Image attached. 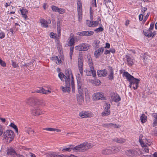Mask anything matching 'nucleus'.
Instances as JSON below:
<instances>
[{
	"label": "nucleus",
	"instance_id": "603ef678",
	"mask_svg": "<svg viewBox=\"0 0 157 157\" xmlns=\"http://www.w3.org/2000/svg\"><path fill=\"white\" fill-rule=\"evenodd\" d=\"M57 31L58 33V36H60L61 28L59 26L57 25Z\"/></svg>",
	"mask_w": 157,
	"mask_h": 157
},
{
	"label": "nucleus",
	"instance_id": "13d9d810",
	"mask_svg": "<svg viewBox=\"0 0 157 157\" xmlns=\"http://www.w3.org/2000/svg\"><path fill=\"white\" fill-rule=\"evenodd\" d=\"M154 23H151L150 25V27L148 29L151 31H152L154 28Z\"/></svg>",
	"mask_w": 157,
	"mask_h": 157
},
{
	"label": "nucleus",
	"instance_id": "37998d69",
	"mask_svg": "<svg viewBox=\"0 0 157 157\" xmlns=\"http://www.w3.org/2000/svg\"><path fill=\"white\" fill-rule=\"evenodd\" d=\"M51 8L52 11L54 12H58V10H59V8L56 7L55 6H51Z\"/></svg>",
	"mask_w": 157,
	"mask_h": 157
},
{
	"label": "nucleus",
	"instance_id": "ddd939ff",
	"mask_svg": "<svg viewBox=\"0 0 157 157\" xmlns=\"http://www.w3.org/2000/svg\"><path fill=\"white\" fill-rule=\"evenodd\" d=\"M94 34V32L93 31H87L78 32L77 35L79 36H89L93 35Z\"/></svg>",
	"mask_w": 157,
	"mask_h": 157
},
{
	"label": "nucleus",
	"instance_id": "7ed1b4c3",
	"mask_svg": "<svg viewBox=\"0 0 157 157\" xmlns=\"http://www.w3.org/2000/svg\"><path fill=\"white\" fill-rule=\"evenodd\" d=\"M2 137L7 143H10L14 138L13 132L11 130H7L3 132Z\"/></svg>",
	"mask_w": 157,
	"mask_h": 157
},
{
	"label": "nucleus",
	"instance_id": "8fccbe9b",
	"mask_svg": "<svg viewBox=\"0 0 157 157\" xmlns=\"http://www.w3.org/2000/svg\"><path fill=\"white\" fill-rule=\"evenodd\" d=\"M0 64L2 67H4L6 66V63L0 58Z\"/></svg>",
	"mask_w": 157,
	"mask_h": 157
},
{
	"label": "nucleus",
	"instance_id": "39448f33",
	"mask_svg": "<svg viewBox=\"0 0 157 157\" xmlns=\"http://www.w3.org/2000/svg\"><path fill=\"white\" fill-rule=\"evenodd\" d=\"M77 4L78 20L79 22H80L82 21V6L81 1L79 0H78L77 2Z\"/></svg>",
	"mask_w": 157,
	"mask_h": 157
},
{
	"label": "nucleus",
	"instance_id": "6ab92c4d",
	"mask_svg": "<svg viewBox=\"0 0 157 157\" xmlns=\"http://www.w3.org/2000/svg\"><path fill=\"white\" fill-rule=\"evenodd\" d=\"M111 97L112 100L116 102H117L121 100L119 96L117 94H116L114 93H112L111 94Z\"/></svg>",
	"mask_w": 157,
	"mask_h": 157
},
{
	"label": "nucleus",
	"instance_id": "a18cd8bd",
	"mask_svg": "<svg viewBox=\"0 0 157 157\" xmlns=\"http://www.w3.org/2000/svg\"><path fill=\"white\" fill-rule=\"evenodd\" d=\"M84 72L86 73L87 75L92 76V73H91V71L90 70H85Z\"/></svg>",
	"mask_w": 157,
	"mask_h": 157
},
{
	"label": "nucleus",
	"instance_id": "c756f323",
	"mask_svg": "<svg viewBox=\"0 0 157 157\" xmlns=\"http://www.w3.org/2000/svg\"><path fill=\"white\" fill-rule=\"evenodd\" d=\"M83 144H84V148L85 151L91 148L93 146V145L92 144L88 143L87 142H84Z\"/></svg>",
	"mask_w": 157,
	"mask_h": 157
},
{
	"label": "nucleus",
	"instance_id": "aec40b11",
	"mask_svg": "<svg viewBox=\"0 0 157 157\" xmlns=\"http://www.w3.org/2000/svg\"><path fill=\"white\" fill-rule=\"evenodd\" d=\"M107 74V71L105 69L102 70L98 71L97 72V74L99 77H105Z\"/></svg>",
	"mask_w": 157,
	"mask_h": 157
},
{
	"label": "nucleus",
	"instance_id": "20e7f679",
	"mask_svg": "<svg viewBox=\"0 0 157 157\" xmlns=\"http://www.w3.org/2000/svg\"><path fill=\"white\" fill-rule=\"evenodd\" d=\"M125 153L128 156L133 157L142 154V151L139 149H132L127 150Z\"/></svg>",
	"mask_w": 157,
	"mask_h": 157
},
{
	"label": "nucleus",
	"instance_id": "72a5a7b5",
	"mask_svg": "<svg viewBox=\"0 0 157 157\" xmlns=\"http://www.w3.org/2000/svg\"><path fill=\"white\" fill-rule=\"evenodd\" d=\"M114 141L117 142L118 143H123L125 142L126 140L125 139L123 138H115L113 139Z\"/></svg>",
	"mask_w": 157,
	"mask_h": 157
},
{
	"label": "nucleus",
	"instance_id": "9b49d317",
	"mask_svg": "<svg viewBox=\"0 0 157 157\" xmlns=\"http://www.w3.org/2000/svg\"><path fill=\"white\" fill-rule=\"evenodd\" d=\"M110 105L109 104H106L104 106V111L101 113V116L102 117H105L109 115L110 112L109 110Z\"/></svg>",
	"mask_w": 157,
	"mask_h": 157
},
{
	"label": "nucleus",
	"instance_id": "58836bf2",
	"mask_svg": "<svg viewBox=\"0 0 157 157\" xmlns=\"http://www.w3.org/2000/svg\"><path fill=\"white\" fill-rule=\"evenodd\" d=\"M63 155H59L56 152H53L51 153L50 157H63Z\"/></svg>",
	"mask_w": 157,
	"mask_h": 157
},
{
	"label": "nucleus",
	"instance_id": "680f3d73",
	"mask_svg": "<svg viewBox=\"0 0 157 157\" xmlns=\"http://www.w3.org/2000/svg\"><path fill=\"white\" fill-rule=\"evenodd\" d=\"M147 10V8L146 7H142L141 10V12L142 14H144V12L146 11Z\"/></svg>",
	"mask_w": 157,
	"mask_h": 157
},
{
	"label": "nucleus",
	"instance_id": "f257e3e1",
	"mask_svg": "<svg viewBox=\"0 0 157 157\" xmlns=\"http://www.w3.org/2000/svg\"><path fill=\"white\" fill-rule=\"evenodd\" d=\"M66 79L65 84L66 86H61L60 88L62 91L64 93H69L70 90V86L71 84L72 89L74 86V80L72 72L70 70L67 69L65 70Z\"/></svg>",
	"mask_w": 157,
	"mask_h": 157
},
{
	"label": "nucleus",
	"instance_id": "393cba45",
	"mask_svg": "<svg viewBox=\"0 0 157 157\" xmlns=\"http://www.w3.org/2000/svg\"><path fill=\"white\" fill-rule=\"evenodd\" d=\"M7 154L8 155H13L14 157L17 154L14 150L11 148L8 149L7 150Z\"/></svg>",
	"mask_w": 157,
	"mask_h": 157
},
{
	"label": "nucleus",
	"instance_id": "e433bc0d",
	"mask_svg": "<svg viewBox=\"0 0 157 157\" xmlns=\"http://www.w3.org/2000/svg\"><path fill=\"white\" fill-rule=\"evenodd\" d=\"M26 132L29 135H33L34 136L35 135L34 131L30 128H27L26 130Z\"/></svg>",
	"mask_w": 157,
	"mask_h": 157
},
{
	"label": "nucleus",
	"instance_id": "c85d7f7f",
	"mask_svg": "<svg viewBox=\"0 0 157 157\" xmlns=\"http://www.w3.org/2000/svg\"><path fill=\"white\" fill-rule=\"evenodd\" d=\"M103 3L107 7L109 8L113 6V4L110 0H104Z\"/></svg>",
	"mask_w": 157,
	"mask_h": 157
},
{
	"label": "nucleus",
	"instance_id": "f03ea898",
	"mask_svg": "<svg viewBox=\"0 0 157 157\" xmlns=\"http://www.w3.org/2000/svg\"><path fill=\"white\" fill-rule=\"evenodd\" d=\"M123 76L126 77L127 80L130 82L129 86L130 88L132 87L134 90H136L138 87V84L140 80L135 78L134 77L129 74L128 72H125L123 74Z\"/></svg>",
	"mask_w": 157,
	"mask_h": 157
},
{
	"label": "nucleus",
	"instance_id": "4468645a",
	"mask_svg": "<svg viewBox=\"0 0 157 157\" xmlns=\"http://www.w3.org/2000/svg\"><path fill=\"white\" fill-rule=\"evenodd\" d=\"M84 144L83 143L74 147L73 150L76 152L83 151H85Z\"/></svg>",
	"mask_w": 157,
	"mask_h": 157
},
{
	"label": "nucleus",
	"instance_id": "49530a36",
	"mask_svg": "<svg viewBox=\"0 0 157 157\" xmlns=\"http://www.w3.org/2000/svg\"><path fill=\"white\" fill-rule=\"evenodd\" d=\"M104 29L102 27H100L98 28L95 29L94 30L95 32L98 33L99 32H101L103 31Z\"/></svg>",
	"mask_w": 157,
	"mask_h": 157
},
{
	"label": "nucleus",
	"instance_id": "b1692460",
	"mask_svg": "<svg viewBox=\"0 0 157 157\" xmlns=\"http://www.w3.org/2000/svg\"><path fill=\"white\" fill-rule=\"evenodd\" d=\"M105 126L109 128H117L120 127L119 125L116 124H113L112 123H110L107 124H105Z\"/></svg>",
	"mask_w": 157,
	"mask_h": 157
},
{
	"label": "nucleus",
	"instance_id": "3c124183",
	"mask_svg": "<svg viewBox=\"0 0 157 157\" xmlns=\"http://www.w3.org/2000/svg\"><path fill=\"white\" fill-rule=\"evenodd\" d=\"M43 130L50 131H55V128H45L43 129Z\"/></svg>",
	"mask_w": 157,
	"mask_h": 157
},
{
	"label": "nucleus",
	"instance_id": "69168bd1",
	"mask_svg": "<svg viewBox=\"0 0 157 157\" xmlns=\"http://www.w3.org/2000/svg\"><path fill=\"white\" fill-rule=\"evenodd\" d=\"M144 150L145 152H148L149 151V148L147 147L146 145L145 146H144Z\"/></svg>",
	"mask_w": 157,
	"mask_h": 157
},
{
	"label": "nucleus",
	"instance_id": "bf43d9fd",
	"mask_svg": "<svg viewBox=\"0 0 157 157\" xmlns=\"http://www.w3.org/2000/svg\"><path fill=\"white\" fill-rule=\"evenodd\" d=\"M5 36V34L3 32L0 33V39H2L4 38Z\"/></svg>",
	"mask_w": 157,
	"mask_h": 157
},
{
	"label": "nucleus",
	"instance_id": "4c0bfd02",
	"mask_svg": "<svg viewBox=\"0 0 157 157\" xmlns=\"http://www.w3.org/2000/svg\"><path fill=\"white\" fill-rule=\"evenodd\" d=\"M65 75H66L65 74V75L62 72H60L58 74V76L61 81H64V80L65 79H65H66Z\"/></svg>",
	"mask_w": 157,
	"mask_h": 157
},
{
	"label": "nucleus",
	"instance_id": "0e129e2a",
	"mask_svg": "<svg viewBox=\"0 0 157 157\" xmlns=\"http://www.w3.org/2000/svg\"><path fill=\"white\" fill-rule=\"evenodd\" d=\"M149 14H150L149 13H148L146 15V16H145V17H144V20H143V21H144V22H145L147 20L148 16L149 15Z\"/></svg>",
	"mask_w": 157,
	"mask_h": 157
},
{
	"label": "nucleus",
	"instance_id": "052dcab7",
	"mask_svg": "<svg viewBox=\"0 0 157 157\" xmlns=\"http://www.w3.org/2000/svg\"><path fill=\"white\" fill-rule=\"evenodd\" d=\"M144 14H141L139 15V20L140 21H142L143 18V16L144 15Z\"/></svg>",
	"mask_w": 157,
	"mask_h": 157
},
{
	"label": "nucleus",
	"instance_id": "f8f14e48",
	"mask_svg": "<svg viewBox=\"0 0 157 157\" xmlns=\"http://www.w3.org/2000/svg\"><path fill=\"white\" fill-rule=\"evenodd\" d=\"M78 64L79 72L82 76L83 75V59L81 57L78 58Z\"/></svg>",
	"mask_w": 157,
	"mask_h": 157
},
{
	"label": "nucleus",
	"instance_id": "2f4dec72",
	"mask_svg": "<svg viewBox=\"0 0 157 157\" xmlns=\"http://www.w3.org/2000/svg\"><path fill=\"white\" fill-rule=\"evenodd\" d=\"M69 44H70V45L71 46H73L74 45V44L75 42V39L74 37V36L73 35H71L70 36L69 38Z\"/></svg>",
	"mask_w": 157,
	"mask_h": 157
},
{
	"label": "nucleus",
	"instance_id": "ea45409f",
	"mask_svg": "<svg viewBox=\"0 0 157 157\" xmlns=\"http://www.w3.org/2000/svg\"><path fill=\"white\" fill-rule=\"evenodd\" d=\"M81 84L80 83H78V93L79 94V95H82L83 94V90L81 88Z\"/></svg>",
	"mask_w": 157,
	"mask_h": 157
},
{
	"label": "nucleus",
	"instance_id": "412c9836",
	"mask_svg": "<svg viewBox=\"0 0 157 157\" xmlns=\"http://www.w3.org/2000/svg\"><path fill=\"white\" fill-rule=\"evenodd\" d=\"M109 74L108 78L109 80H112L114 78V71L112 67H109Z\"/></svg>",
	"mask_w": 157,
	"mask_h": 157
},
{
	"label": "nucleus",
	"instance_id": "5701e85b",
	"mask_svg": "<svg viewBox=\"0 0 157 157\" xmlns=\"http://www.w3.org/2000/svg\"><path fill=\"white\" fill-rule=\"evenodd\" d=\"M77 99L79 104L82 105L84 102V97L83 95H77Z\"/></svg>",
	"mask_w": 157,
	"mask_h": 157
},
{
	"label": "nucleus",
	"instance_id": "c03bdc74",
	"mask_svg": "<svg viewBox=\"0 0 157 157\" xmlns=\"http://www.w3.org/2000/svg\"><path fill=\"white\" fill-rule=\"evenodd\" d=\"M62 151H71L72 148L70 147L61 148Z\"/></svg>",
	"mask_w": 157,
	"mask_h": 157
},
{
	"label": "nucleus",
	"instance_id": "f704fd0d",
	"mask_svg": "<svg viewBox=\"0 0 157 157\" xmlns=\"http://www.w3.org/2000/svg\"><path fill=\"white\" fill-rule=\"evenodd\" d=\"M37 93H42L44 94H47L48 93H50L51 92L49 90H46L42 88L40 90L36 91Z\"/></svg>",
	"mask_w": 157,
	"mask_h": 157
},
{
	"label": "nucleus",
	"instance_id": "9d476101",
	"mask_svg": "<svg viewBox=\"0 0 157 157\" xmlns=\"http://www.w3.org/2000/svg\"><path fill=\"white\" fill-rule=\"evenodd\" d=\"M87 58L88 59V65L90 67V70L91 71V73H92V76L93 77L95 76L96 75V71L94 70L91 58L90 56H88Z\"/></svg>",
	"mask_w": 157,
	"mask_h": 157
},
{
	"label": "nucleus",
	"instance_id": "4d7b16f0",
	"mask_svg": "<svg viewBox=\"0 0 157 157\" xmlns=\"http://www.w3.org/2000/svg\"><path fill=\"white\" fill-rule=\"evenodd\" d=\"M157 125V120L155 119L153 120V122L152 124L153 127H155Z\"/></svg>",
	"mask_w": 157,
	"mask_h": 157
},
{
	"label": "nucleus",
	"instance_id": "dca6fc26",
	"mask_svg": "<svg viewBox=\"0 0 157 157\" xmlns=\"http://www.w3.org/2000/svg\"><path fill=\"white\" fill-rule=\"evenodd\" d=\"M104 50V47H101L99 48L94 52V56L96 58H98L99 56L103 53Z\"/></svg>",
	"mask_w": 157,
	"mask_h": 157
},
{
	"label": "nucleus",
	"instance_id": "2eb2a0df",
	"mask_svg": "<svg viewBox=\"0 0 157 157\" xmlns=\"http://www.w3.org/2000/svg\"><path fill=\"white\" fill-rule=\"evenodd\" d=\"M125 57L126 58V62L128 65L129 66H132L134 64L135 61L133 57L131 56L126 55Z\"/></svg>",
	"mask_w": 157,
	"mask_h": 157
},
{
	"label": "nucleus",
	"instance_id": "338daca9",
	"mask_svg": "<svg viewBox=\"0 0 157 157\" xmlns=\"http://www.w3.org/2000/svg\"><path fill=\"white\" fill-rule=\"evenodd\" d=\"M56 34H55V33H50V36L52 38H55L56 37V36H55V35Z\"/></svg>",
	"mask_w": 157,
	"mask_h": 157
},
{
	"label": "nucleus",
	"instance_id": "5fc2aeb1",
	"mask_svg": "<svg viewBox=\"0 0 157 157\" xmlns=\"http://www.w3.org/2000/svg\"><path fill=\"white\" fill-rule=\"evenodd\" d=\"M12 65L14 68H16L18 66V64L16 63L15 62H14L13 60H12Z\"/></svg>",
	"mask_w": 157,
	"mask_h": 157
},
{
	"label": "nucleus",
	"instance_id": "864d4df0",
	"mask_svg": "<svg viewBox=\"0 0 157 157\" xmlns=\"http://www.w3.org/2000/svg\"><path fill=\"white\" fill-rule=\"evenodd\" d=\"M3 128L2 126L0 124V136L2 135L3 133Z\"/></svg>",
	"mask_w": 157,
	"mask_h": 157
},
{
	"label": "nucleus",
	"instance_id": "7c9ffc66",
	"mask_svg": "<svg viewBox=\"0 0 157 157\" xmlns=\"http://www.w3.org/2000/svg\"><path fill=\"white\" fill-rule=\"evenodd\" d=\"M100 43V41L98 40H94L92 43V46L94 48H99V44Z\"/></svg>",
	"mask_w": 157,
	"mask_h": 157
},
{
	"label": "nucleus",
	"instance_id": "473e14b6",
	"mask_svg": "<svg viewBox=\"0 0 157 157\" xmlns=\"http://www.w3.org/2000/svg\"><path fill=\"white\" fill-rule=\"evenodd\" d=\"M148 140L145 138H143L142 140V141H140V143L141 146L144 147V146H145L146 145V144H148L150 145V144L148 143Z\"/></svg>",
	"mask_w": 157,
	"mask_h": 157
},
{
	"label": "nucleus",
	"instance_id": "a878e982",
	"mask_svg": "<svg viewBox=\"0 0 157 157\" xmlns=\"http://www.w3.org/2000/svg\"><path fill=\"white\" fill-rule=\"evenodd\" d=\"M20 10L22 17L26 19L27 17V14L28 13V10L26 9H22L21 10V9Z\"/></svg>",
	"mask_w": 157,
	"mask_h": 157
},
{
	"label": "nucleus",
	"instance_id": "79ce46f5",
	"mask_svg": "<svg viewBox=\"0 0 157 157\" xmlns=\"http://www.w3.org/2000/svg\"><path fill=\"white\" fill-rule=\"evenodd\" d=\"M55 59L56 63L57 64H60L62 63V61L61 60V59L59 56H56Z\"/></svg>",
	"mask_w": 157,
	"mask_h": 157
},
{
	"label": "nucleus",
	"instance_id": "cd10ccee",
	"mask_svg": "<svg viewBox=\"0 0 157 157\" xmlns=\"http://www.w3.org/2000/svg\"><path fill=\"white\" fill-rule=\"evenodd\" d=\"M113 153L112 150L106 148L102 151V153L104 155H108Z\"/></svg>",
	"mask_w": 157,
	"mask_h": 157
},
{
	"label": "nucleus",
	"instance_id": "09e8293b",
	"mask_svg": "<svg viewBox=\"0 0 157 157\" xmlns=\"http://www.w3.org/2000/svg\"><path fill=\"white\" fill-rule=\"evenodd\" d=\"M65 9L62 8H59L58 12L60 14H63L65 13Z\"/></svg>",
	"mask_w": 157,
	"mask_h": 157
},
{
	"label": "nucleus",
	"instance_id": "a19ab883",
	"mask_svg": "<svg viewBox=\"0 0 157 157\" xmlns=\"http://www.w3.org/2000/svg\"><path fill=\"white\" fill-rule=\"evenodd\" d=\"M10 126L12 127L14 129L16 132L18 134V130L17 126L13 123H11L10 125Z\"/></svg>",
	"mask_w": 157,
	"mask_h": 157
},
{
	"label": "nucleus",
	"instance_id": "bb28decb",
	"mask_svg": "<svg viewBox=\"0 0 157 157\" xmlns=\"http://www.w3.org/2000/svg\"><path fill=\"white\" fill-rule=\"evenodd\" d=\"M144 35L147 37H150L153 35L151 31L149 29L144 31Z\"/></svg>",
	"mask_w": 157,
	"mask_h": 157
},
{
	"label": "nucleus",
	"instance_id": "0eeeda50",
	"mask_svg": "<svg viewBox=\"0 0 157 157\" xmlns=\"http://www.w3.org/2000/svg\"><path fill=\"white\" fill-rule=\"evenodd\" d=\"M93 98L95 100H106V97L103 93L98 92L94 94Z\"/></svg>",
	"mask_w": 157,
	"mask_h": 157
},
{
	"label": "nucleus",
	"instance_id": "a211bd4d",
	"mask_svg": "<svg viewBox=\"0 0 157 157\" xmlns=\"http://www.w3.org/2000/svg\"><path fill=\"white\" fill-rule=\"evenodd\" d=\"M86 24L90 27H94L97 26L99 24L98 21H94L92 20H86Z\"/></svg>",
	"mask_w": 157,
	"mask_h": 157
},
{
	"label": "nucleus",
	"instance_id": "6e6552de",
	"mask_svg": "<svg viewBox=\"0 0 157 157\" xmlns=\"http://www.w3.org/2000/svg\"><path fill=\"white\" fill-rule=\"evenodd\" d=\"M32 100V99H28L27 101V103L29 105H33V104H30L29 102ZM35 105H40L42 106H44L45 105V101L42 100L36 99L35 101V104H34Z\"/></svg>",
	"mask_w": 157,
	"mask_h": 157
},
{
	"label": "nucleus",
	"instance_id": "423d86ee",
	"mask_svg": "<svg viewBox=\"0 0 157 157\" xmlns=\"http://www.w3.org/2000/svg\"><path fill=\"white\" fill-rule=\"evenodd\" d=\"M89 46L88 44L83 43L75 47V48L76 50L85 51L88 50Z\"/></svg>",
	"mask_w": 157,
	"mask_h": 157
},
{
	"label": "nucleus",
	"instance_id": "e2e57ef3",
	"mask_svg": "<svg viewBox=\"0 0 157 157\" xmlns=\"http://www.w3.org/2000/svg\"><path fill=\"white\" fill-rule=\"evenodd\" d=\"M77 80L78 82V83H79L78 82H80V81L81 80V77L80 75L79 74H78L76 76Z\"/></svg>",
	"mask_w": 157,
	"mask_h": 157
},
{
	"label": "nucleus",
	"instance_id": "1a4fd4ad",
	"mask_svg": "<svg viewBox=\"0 0 157 157\" xmlns=\"http://www.w3.org/2000/svg\"><path fill=\"white\" fill-rule=\"evenodd\" d=\"M79 115L82 118H89L94 116L93 114L90 112L82 111L79 113Z\"/></svg>",
	"mask_w": 157,
	"mask_h": 157
},
{
	"label": "nucleus",
	"instance_id": "4be33fe9",
	"mask_svg": "<svg viewBox=\"0 0 157 157\" xmlns=\"http://www.w3.org/2000/svg\"><path fill=\"white\" fill-rule=\"evenodd\" d=\"M40 21L42 26L44 28L48 27V24H50L51 23L50 21V22H48L46 20L44 19H41Z\"/></svg>",
	"mask_w": 157,
	"mask_h": 157
},
{
	"label": "nucleus",
	"instance_id": "c9c22d12",
	"mask_svg": "<svg viewBox=\"0 0 157 157\" xmlns=\"http://www.w3.org/2000/svg\"><path fill=\"white\" fill-rule=\"evenodd\" d=\"M147 117L144 114H142L140 117L141 122L143 123L146 122L147 121Z\"/></svg>",
	"mask_w": 157,
	"mask_h": 157
},
{
	"label": "nucleus",
	"instance_id": "774afa93",
	"mask_svg": "<svg viewBox=\"0 0 157 157\" xmlns=\"http://www.w3.org/2000/svg\"><path fill=\"white\" fill-rule=\"evenodd\" d=\"M152 116L153 117L157 120V113H153Z\"/></svg>",
	"mask_w": 157,
	"mask_h": 157
},
{
	"label": "nucleus",
	"instance_id": "f3484780",
	"mask_svg": "<svg viewBox=\"0 0 157 157\" xmlns=\"http://www.w3.org/2000/svg\"><path fill=\"white\" fill-rule=\"evenodd\" d=\"M31 113L33 115L35 116L39 115L44 113L43 112L38 108L31 109Z\"/></svg>",
	"mask_w": 157,
	"mask_h": 157
},
{
	"label": "nucleus",
	"instance_id": "6e6d98bb",
	"mask_svg": "<svg viewBox=\"0 0 157 157\" xmlns=\"http://www.w3.org/2000/svg\"><path fill=\"white\" fill-rule=\"evenodd\" d=\"M92 7H97L96 3V0H93V2L92 3Z\"/></svg>",
	"mask_w": 157,
	"mask_h": 157
},
{
	"label": "nucleus",
	"instance_id": "de8ad7c7",
	"mask_svg": "<svg viewBox=\"0 0 157 157\" xmlns=\"http://www.w3.org/2000/svg\"><path fill=\"white\" fill-rule=\"evenodd\" d=\"M93 83L96 86H99L100 85L101 82L99 80L95 79Z\"/></svg>",
	"mask_w": 157,
	"mask_h": 157
}]
</instances>
